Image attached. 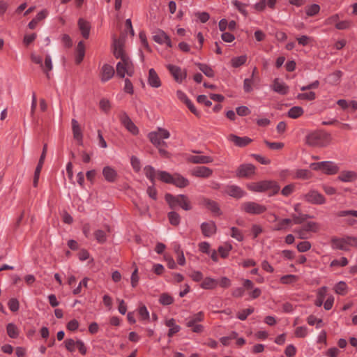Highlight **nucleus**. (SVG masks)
Returning a JSON list of instances; mask_svg holds the SVG:
<instances>
[{
    "label": "nucleus",
    "instance_id": "obj_29",
    "mask_svg": "<svg viewBox=\"0 0 357 357\" xmlns=\"http://www.w3.org/2000/svg\"><path fill=\"white\" fill-rule=\"evenodd\" d=\"M172 184L183 188L188 185V181L178 174H175L173 176Z\"/></svg>",
    "mask_w": 357,
    "mask_h": 357
},
{
    "label": "nucleus",
    "instance_id": "obj_38",
    "mask_svg": "<svg viewBox=\"0 0 357 357\" xmlns=\"http://www.w3.org/2000/svg\"><path fill=\"white\" fill-rule=\"evenodd\" d=\"M199 69L207 77H213L214 76V72L213 70V69L206 65V64H203V63H197V64Z\"/></svg>",
    "mask_w": 357,
    "mask_h": 357
},
{
    "label": "nucleus",
    "instance_id": "obj_33",
    "mask_svg": "<svg viewBox=\"0 0 357 357\" xmlns=\"http://www.w3.org/2000/svg\"><path fill=\"white\" fill-rule=\"evenodd\" d=\"M204 319V313L202 312H199L193 316H192L186 323L187 326H192L194 324H197L203 321Z\"/></svg>",
    "mask_w": 357,
    "mask_h": 357
},
{
    "label": "nucleus",
    "instance_id": "obj_63",
    "mask_svg": "<svg viewBox=\"0 0 357 357\" xmlns=\"http://www.w3.org/2000/svg\"><path fill=\"white\" fill-rule=\"evenodd\" d=\"M311 248V244L308 241H302L297 245V248L300 252H306Z\"/></svg>",
    "mask_w": 357,
    "mask_h": 357
},
{
    "label": "nucleus",
    "instance_id": "obj_35",
    "mask_svg": "<svg viewBox=\"0 0 357 357\" xmlns=\"http://www.w3.org/2000/svg\"><path fill=\"white\" fill-rule=\"evenodd\" d=\"M303 114V109L301 107L295 106L291 107L288 112V116L292 119H296Z\"/></svg>",
    "mask_w": 357,
    "mask_h": 357
},
{
    "label": "nucleus",
    "instance_id": "obj_57",
    "mask_svg": "<svg viewBox=\"0 0 357 357\" xmlns=\"http://www.w3.org/2000/svg\"><path fill=\"white\" fill-rule=\"evenodd\" d=\"M291 222V220L290 219H283L280 222H279L278 225L275 226V229H284L287 226L290 225Z\"/></svg>",
    "mask_w": 357,
    "mask_h": 357
},
{
    "label": "nucleus",
    "instance_id": "obj_31",
    "mask_svg": "<svg viewBox=\"0 0 357 357\" xmlns=\"http://www.w3.org/2000/svg\"><path fill=\"white\" fill-rule=\"evenodd\" d=\"M144 172L146 176L151 181L152 184H154L155 178L157 174L155 169L150 165H147L144 168Z\"/></svg>",
    "mask_w": 357,
    "mask_h": 357
},
{
    "label": "nucleus",
    "instance_id": "obj_39",
    "mask_svg": "<svg viewBox=\"0 0 357 357\" xmlns=\"http://www.w3.org/2000/svg\"><path fill=\"white\" fill-rule=\"evenodd\" d=\"M158 178L163 182L172 183L174 175H171L167 172H158Z\"/></svg>",
    "mask_w": 357,
    "mask_h": 357
},
{
    "label": "nucleus",
    "instance_id": "obj_36",
    "mask_svg": "<svg viewBox=\"0 0 357 357\" xmlns=\"http://www.w3.org/2000/svg\"><path fill=\"white\" fill-rule=\"evenodd\" d=\"M6 331L8 336L11 338H16L19 335V330L14 324H8L6 326Z\"/></svg>",
    "mask_w": 357,
    "mask_h": 357
},
{
    "label": "nucleus",
    "instance_id": "obj_27",
    "mask_svg": "<svg viewBox=\"0 0 357 357\" xmlns=\"http://www.w3.org/2000/svg\"><path fill=\"white\" fill-rule=\"evenodd\" d=\"M347 240V237L342 238L333 239V245L335 248L337 249L347 250L349 249V245L348 241Z\"/></svg>",
    "mask_w": 357,
    "mask_h": 357
},
{
    "label": "nucleus",
    "instance_id": "obj_40",
    "mask_svg": "<svg viewBox=\"0 0 357 357\" xmlns=\"http://www.w3.org/2000/svg\"><path fill=\"white\" fill-rule=\"evenodd\" d=\"M217 284V281L214 279L207 278L204 280L201 286L203 289H213Z\"/></svg>",
    "mask_w": 357,
    "mask_h": 357
},
{
    "label": "nucleus",
    "instance_id": "obj_53",
    "mask_svg": "<svg viewBox=\"0 0 357 357\" xmlns=\"http://www.w3.org/2000/svg\"><path fill=\"white\" fill-rule=\"evenodd\" d=\"M305 229L307 231L317 232L319 230V226L317 222H307L304 226Z\"/></svg>",
    "mask_w": 357,
    "mask_h": 357
},
{
    "label": "nucleus",
    "instance_id": "obj_8",
    "mask_svg": "<svg viewBox=\"0 0 357 357\" xmlns=\"http://www.w3.org/2000/svg\"><path fill=\"white\" fill-rule=\"evenodd\" d=\"M324 137V135L322 133H311L307 137L306 142L307 144L312 146H324V143L322 142Z\"/></svg>",
    "mask_w": 357,
    "mask_h": 357
},
{
    "label": "nucleus",
    "instance_id": "obj_43",
    "mask_svg": "<svg viewBox=\"0 0 357 357\" xmlns=\"http://www.w3.org/2000/svg\"><path fill=\"white\" fill-rule=\"evenodd\" d=\"M168 218H169L170 223L172 225H178L180 222V216L176 212H174V211L169 212L168 213Z\"/></svg>",
    "mask_w": 357,
    "mask_h": 357
},
{
    "label": "nucleus",
    "instance_id": "obj_58",
    "mask_svg": "<svg viewBox=\"0 0 357 357\" xmlns=\"http://www.w3.org/2000/svg\"><path fill=\"white\" fill-rule=\"evenodd\" d=\"M292 218H293L294 223L301 224V223L303 222L307 218H310V216L307 215H303L301 213H298V215H292Z\"/></svg>",
    "mask_w": 357,
    "mask_h": 357
},
{
    "label": "nucleus",
    "instance_id": "obj_14",
    "mask_svg": "<svg viewBox=\"0 0 357 357\" xmlns=\"http://www.w3.org/2000/svg\"><path fill=\"white\" fill-rule=\"evenodd\" d=\"M121 121L126 129L132 134L136 135L138 132L137 128L126 114H123L121 116Z\"/></svg>",
    "mask_w": 357,
    "mask_h": 357
},
{
    "label": "nucleus",
    "instance_id": "obj_2",
    "mask_svg": "<svg viewBox=\"0 0 357 357\" xmlns=\"http://www.w3.org/2000/svg\"><path fill=\"white\" fill-rule=\"evenodd\" d=\"M248 188L255 192L268 191L271 195H275L278 192L280 186L275 181H264L259 183H249Z\"/></svg>",
    "mask_w": 357,
    "mask_h": 357
},
{
    "label": "nucleus",
    "instance_id": "obj_64",
    "mask_svg": "<svg viewBox=\"0 0 357 357\" xmlns=\"http://www.w3.org/2000/svg\"><path fill=\"white\" fill-rule=\"evenodd\" d=\"M319 6L317 4L311 5L307 10V14L309 16H313L319 11Z\"/></svg>",
    "mask_w": 357,
    "mask_h": 357
},
{
    "label": "nucleus",
    "instance_id": "obj_42",
    "mask_svg": "<svg viewBox=\"0 0 357 357\" xmlns=\"http://www.w3.org/2000/svg\"><path fill=\"white\" fill-rule=\"evenodd\" d=\"M178 199H180V203L178 204L179 206L185 211H188L191 208L188 199L186 196L180 195H178Z\"/></svg>",
    "mask_w": 357,
    "mask_h": 357
},
{
    "label": "nucleus",
    "instance_id": "obj_60",
    "mask_svg": "<svg viewBox=\"0 0 357 357\" xmlns=\"http://www.w3.org/2000/svg\"><path fill=\"white\" fill-rule=\"evenodd\" d=\"M296 176L297 178L307 179L310 177V172L305 169H298L296 171Z\"/></svg>",
    "mask_w": 357,
    "mask_h": 357
},
{
    "label": "nucleus",
    "instance_id": "obj_17",
    "mask_svg": "<svg viewBox=\"0 0 357 357\" xmlns=\"http://www.w3.org/2000/svg\"><path fill=\"white\" fill-rule=\"evenodd\" d=\"M188 161L195 164H208L213 162V158L206 155H190Z\"/></svg>",
    "mask_w": 357,
    "mask_h": 357
},
{
    "label": "nucleus",
    "instance_id": "obj_13",
    "mask_svg": "<svg viewBox=\"0 0 357 357\" xmlns=\"http://www.w3.org/2000/svg\"><path fill=\"white\" fill-rule=\"evenodd\" d=\"M255 167L251 164L242 165L238 167L237 176L249 177L255 174Z\"/></svg>",
    "mask_w": 357,
    "mask_h": 357
},
{
    "label": "nucleus",
    "instance_id": "obj_45",
    "mask_svg": "<svg viewBox=\"0 0 357 357\" xmlns=\"http://www.w3.org/2000/svg\"><path fill=\"white\" fill-rule=\"evenodd\" d=\"M232 246L229 244H225V245L220 246L218 252L221 257L225 258L227 257L229 252L231 250Z\"/></svg>",
    "mask_w": 357,
    "mask_h": 357
},
{
    "label": "nucleus",
    "instance_id": "obj_54",
    "mask_svg": "<svg viewBox=\"0 0 357 357\" xmlns=\"http://www.w3.org/2000/svg\"><path fill=\"white\" fill-rule=\"evenodd\" d=\"M347 264V259L345 257H341L340 259L333 260L331 263V266H345Z\"/></svg>",
    "mask_w": 357,
    "mask_h": 357
},
{
    "label": "nucleus",
    "instance_id": "obj_10",
    "mask_svg": "<svg viewBox=\"0 0 357 357\" xmlns=\"http://www.w3.org/2000/svg\"><path fill=\"white\" fill-rule=\"evenodd\" d=\"M271 88L274 91L281 95H285L289 91V86L279 78H275L273 80Z\"/></svg>",
    "mask_w": 357,
    "mask_h": 357
},
{
    "label": "nucleus",
    "instance_id": "obj_50",
    "mask_svg": "<svg viewBox=\"0 0 357 357\" xmlns=\"http://www.w3.org/2000/svg\"><path fill=\"white\" fill-rule=\"evenodd\" d=\"M341 75L342 73L340 71H336L328 76V82L332 84H335L339 81Z\"/></svg>",
    "mask_w": 357,
    "mask_h": 357
},
{
    "label": "nucleus",
    "instance_id": "obj_46",
    "mask_svg": "<svg viewBox=\"0 0 357 357\" xmlns=\"http://www.w3.org/2000/svg\"><path fill=\"white\" fill-rule=\"evenodd\" d=\"M296 40L298 41L299 45L302 46H307L308 45H310L313 40L311 37L307 36H302L296 38Z\"/></svg>",
    "mask_w": 357,
    "mask_h": 357
},
{
    "label": "nucleus",
    "instance_id": "obj_16",
    "mask_svg": "<svg viewBox=\"0 0 357 357\" xmlns=\"http://www.w3.org/2000/svg\"><path fill=\"white\" fill-rule=\"evenodd\" d=\"M148 83L151 86L154 88H158L161 85L160 79L156 72L153 68L149 70Z\"/></svg>",
    "mask_w": 357,
    "mask_h": 357
},
{
    "label": "nucleus",
    "instance_id": "obj_44",
    "mask_svg": "<svg viewBox=\"0 0 357 357\" xmlns=\"http://www.w3.org/2000/svg\"><path fill=\"white\" fill-rule=\"evenodd\" d=\"M230 236L238 241H242L243 240V235L241 231L234 227L231 228Z\"/></svg>",
    "mask_w": 357,
    "mask_h": 357
},
{
    "label": "nucleus",
    "instance_id": "obj_61",
    "mask_svg": "<svg viewBox=\"0 0 357 357\" xmlns=\"http://www.w3.org/2000/svg\"><path fill=\"white\" fill-rule=\"evenodd\" d=\"M130 162H131V165H132V168L135 169V171L137 172H139V170L141 169L139 160L135 156H132Z\"/></svg>",
    "mask_w": 357,
    "mask_h": 357
},
{
    "label": "nucleus",
    "instance_id": "obj_59",
    "mask_svg": "<svg viewBox=\"0 0 357 357\" xmlns=\"http://www.w3.org/2000/svg\"><path fill=\"white\" fill-rule=\"evenodd\" d=\"M9 309L13 312H16L19 309V302L16 298H11L8 303Z\"/></svg>",
    "mask_w": 357,
    "mask_h": 357
},
{
    "label": "nucleus",
    "instance_id": "obj_18",
    "mask_svg": "<svg viewBox=\"0 0 357 357\" xmlns=\"http://www.w3.org/2000/svg\"><path fill=\"white\" fill-rule=\"evenodd\" d=\"M201 229L203 234L209 237L215 234L216 227L213 222H204L201 225Z\"/></svg>",
    "mask_w": 357,
    "mask_h": 357
},
{
    "label": "nucleus",
    "instance_id": "obj_22",
    "mask_svg": "<svg viewBox=\"0 0 357 357\" xmlns=\"http://www.w3.org/2000/svg\"><path fill=\"white\" fill-rule=\"evenodd\" d=\"M226 192L229 195L236 198H241L245 194V192L236 185L228 186Z\"/></svg>",
    "mask_w": 357,
    "mask_h": 357
},
{
    "label": "nucleus",
    "instance_id": "obj_48",
    "mask_svg": "<svg viewBox=\"0 0 357 357\" xmlns=\"http://www.w3.org/2000/svg\"><path fill=\"white\" fill-rule=\"evenodd\" d=\"M254 312V308L250 307L248 309H245L241 310L238 313V318L241 320H245L248 317V315L252 314Z\"/></svg>",
    "mask_w": 357,
    "mask_h": 357
},
{
    "label": "nucleus",
    "instance_id": "obj_1",
    "mask_svg": "<svg viewBox=\"0 0 357 357\" xmlns=\"http://www.w3.org/2000/svg\"><path fill=\"white\" fill-rule=\"evenodd\" d=\"M123 38L124 36H121L119 38L113 37L114 55L116 59H120L116 64V73L120 77H124L126 75L131 77L134 74L132 63L123 50Z\"/></svg>",
    "mask_w": 357,
    "mask_h": 357
},
{
    "label": "nucleus",
    "instance_id": "obj_24",
    "mask_svg": "<svg viewBox=\"0 0 357 357\" xmlns=\"http://www.w3.org/2000/svg\"><path fill=\"white\" fill-rule=\"evenodd\" d=\"M84 54H85V47H84V44L82 41H80L77 46V49H76V56H75V62L79 64L80 63L84 57Z\"/></svg>",
    "mask_w": 357,
    "mask_h": 357
},
{
    "label": "nucleus",
    "instance_id": "obj_41",
    "mask_svg": "<svg viewBox=\"0 0 357 357\" xmlns=\"http://www.w3.org/2000/svg\"><path fill=\"white\" fill-rule=\"evenodd\" d=\"M246 59H247V57L245 55L240 56L238 57H234L231 61V66L234 68L240 67L241 66L243 65L245 63Z\"/></svg>",
    "mask_w": 357,
    "mask_h": 357
},
{
    "label": "nucleus",
    "instance_id": "obj_21",
    "mask_svg": "<svg viewBox=\"0 0 357 357\" xmlns=\"http://www.w3.org/2000/svg\"><path fill=\"white\" fill-rule=\"evenodd\" d=\"M47 14L48 13L47 10H43L40 11L39 13H38L36 17L29 23V28L31 29H34L36 27L38 23L40 21L44 20L47 16Z\"/></svg>",
    "mask_w": 357,
    "mask_h": 357
},
{
    "label": "nucleus",
    "instance_id": "obj_4",
    "mask_svg": "<svg viewBox=\"0 0 357 357\" xmlns=\"http://www.w3.org/2000/svg\"><path fill=\"white\" fill-rule=\"evenodd\" d=\"M31 59L33 63L40 65L43 73L46 74L47 77H49V73L52 70L53 68L50 55L47 54L45 56L44 63H43L42 57L34 53L31 54Z\"/></svg>",
    "mask_w": 357,
    "mask_h": 357
},
{
    "label": "nucleus",
    "instance_id": "obj_5",
    "mask_svg": "<svg viewBox=\"0 0 357 357\" xmlns=\"http://www.w3.org/2000/svg\"><path fill=\"white\" fill-rule=\"evenodd\" d=\"M314 170H321L327 174H334L338 171L337 166L331 161L314 162L310 165Z\"/></svg>",
    "mask_w": 357,
    "mask_h": 357
},
{
    "label": "nucleus",
    "instance_id": "obj_52",
    "mask_svg": "<svg viewBox=\"0 0 357 357\" xmlns=\"http://www.w3.org/2000/svg\"><path fill=\"white\" fill-rule=\"evenodd\" d=\"M297 280V276L294 275H284L280 278V282L282 284H291Z\"/></svg>",
    "mask_w": 357,
    "mask_h": 357
},
{
    "label": "nucleus",
    "instance_id": "obj_49",
    "mask_svg": "<svg viewBox=\"0 0 357 357\" xmlns=\"http://www.w3.org/2000/svg\"><path fill=\"white\" fill-rule=\"evenodd\" d=\"M100 108L104 112H108L111 108V104L110 102L106 99L102 98L100 100Z\"/></svg>",
    "mask_w": 357,
    "mask_h": 357
},
{
    "label": "nucleus",
    "instance_id": "obj_37",
    "mask_svg": "<svg viewBox=\"0 0 357 357\" xmlns=\"http://www.w3.org/2000/svg\"><path fill=\"white\" fill-rule=\"evenodd\" d=\"M165 200L167 201V202L169 204V206L172 208H174L176 206H178V204L180 203L178 195L174 197L170 194H167L165 195Z\"/></svg>",
    "mask_w": 357,
    "mask_h": 357
},
{
    "label": "nucleus",
    "instance_id": "obj_3",
    "mask_svg": "<svg viewBox=\"0 0 357 357\" xmlns=\"http://www.w3.org/2000/svg\"><path fill=\"white\" fill-rule=\"evenodd\" d=\"M170 134L168 130L158 128L156 131L149 133V138L151 143L156 147L165 146L166 143L162 139H168Z\"/></svg>",
    "mask_w": 357,
    "mask_h": 357
},
{
    "label": "nucleus",
    "instance_id": "obj_20",
    "mask_svg": "<svg viewBox=\"0 0 357 357\" xmlns=\"http://www.w3.org/2000/svg\"><path fill=\"white\" fill-rule=\"evenodd\" d=\"M71 123L73 137L79 143H81L82 140V133L80 126L75 119H73Z\"/></svg>",
    "mask_w": 357,
    "mask_h": 357
},
{
    "label": "nucleus",
    "instance_id": "obj_25",
    "mask_svg": "<svg viewBox=\"0 0 357 357\" xmlns=\"http://www.w3.org/2000/svg\"><path fill=\"white\" fill-rule=\"evenodd\" d=\"M165 325L169 328L168 336L172 337L180 331V326L176 325L174 319H170L166 321Z\"/></svg>",
    "mask_w": 357,
    "mask_h": 357
},
{
    "label": "nucleus",
    "instance_id": "obj_9",
    "mask_svg": "<svg viewBox=\"0 0 357 357\" xmlns=\"http://www.w3.org/2000/svg\"><path fill=\"white\" fill-rule=\"evenodd\" d=\"M167 68L176 82H181L184 79H185L186 73L183 71L180 67L168 65Z\"/></svg>",
    "mask_w": 357,
    "mask_h": 357
},
{
    "label": "nucleus",
    "instance_id": "obj_32",
    "mask_svg": "<svg viewBox=\"0 0 357 357\" xmlns=\"http://www.w3.org/2000/svg\"><path fill=\"white\" fill-rule=\"evenodd\" d=\"M326 292H327V287H322L321 288H320L318 290L317 298L315 301V305L317 306L320 307L322 305L325 296L326 294Z\"/></svg>",
    "mask_w": 357,
    "mask_h": 357
},
{
    "label": "nucleus",
    "instance_id": "obj_11",
    "mask_svg": "<svg viewBox=\"0 0 357 357\" xmlns=\"http://www.w3.org/2000/svg\"><path fill=\"white\" fill-rule=\"evenodd\" d=\"M212 173L213 170L205 166L196 167L192 171L193 176L200 178H208Z\"/></svg>",
    "mask_w": 357,
    "mask_h": 357
},
{
    "label": "nucleus",
    "instance_id": "obj_26",
    "mask_svg": "<svg viewBox=\"0 0 357 357\" xmlns=\"http://www.w3.org/2000/svg\"><path fill=\"white\" fill-rule=\"evenodd\" d=\"M79 29L84 38H87L89 36L90 26L89 22H86L83 19H79L78 21Z\"/></svg>",
    "mask_w": 357,
    "mask_h": 357
},
{
    "label": "nucleus",
    "instance_id": "obj_28",
    "mask_svg": "<svg viewBox=\"0 0 357 357\" xmlns=\"http://www.w3.org/2000/svg\"><path fill=\"white\" fill-rule=\"evenodd\" d=\"M333 290L336 294L343 296L348 292V287L344 282L340 281L334 286Z\"/></svg>",
    "mask_w": 357,
    "mask_h": 357
},
{
    "label": "nucleus",
    "instance_id": "obj_47",
    "mask_svg": "<svg viewBox=\"0 0 357 357\" xmlns=\"http://www.w3.org/2000/svg\"><path fill=\"white\" fill-rule=\"evenodd\" d=\"M297 98L299 100H312L316 98V95L314 92L299 93L297 96Z\"/></svg>",
    "mask_w": 357,
    "mask_h": 357
},
{
    "label": "nucleus",
    "instance_id": "obj_51",
    "mask_svg": "<svg viewBox=\"0 0 357 357\" xmlns=\"http://www.w3.org/2000/svg\"><path fill=\"white\" fill-rule=\"evenodd\" d=\"M206 206L211 210L213 213H218L219 212V207L213 201L211 200H206L205 202Z\"/></svg>",
    "mask_w": 357,
    "mask_h": 357
},
{
    "label": "nucleus",
    "instance_id": "obj_62",
    "mask_svg": "<svg viewBox=\"0 0 357 357\" xmlns=\"http://www.w3.org/2000/svg\"><path fill=\"white\" fill-rule=\"evenodd\" d=\"M139 314L142 319H149V313L144 305H141L139 308Z\"/></svg>",
    "mask_w": 357,
    "mask_h": 357
},
{
    "label": "nucleus",
    "instance_id": "obj_6",
    "mask_svg": "<svg viewBox=\"0 0 357 357\" xmlns=\"http://www.w3.org/2000/svg\"><path fill=\"white\" fill-rule=\"evenodd\" d=\"M303 199L312 204H324L326 203L325 197L318 191L312 190L303 195Z\"/></svg>",
    "mask_w": 357,
    "mask_h": 357
},
{
    "label": "nucleus",
    "instance_id": "obj_23",
    "mask_svg": "<svg viewBox=\"0 0 357 357\" xmlns=\"http://www.w3.org/2000/svg\"><path fill=\"white\" fill-rule=\"evenodd\" d=\"M338 178L343 182H351L357 178V174L352 171H344L340 173Z\"/></svg>",
    "mask_w": 357,
    "mask_h": 357
},
{
    "label": "nucleus",
    "instance_id": "obj_34",
    "mask_svg": "<svg viewBox=\"0 0 357 357\" xmlns=\"http://www.w3.org/2000/svg\"><path fill=\"white\" fill-rule=\"evenodd\" d=\"M106 231H110L109 227L107 228L106 231L98 229L97 231H95L94 236L98 243H103L106 241Z\"/></svg>",
    "mask_w": 357,
    "mask_h": 357
},
{
    "label": "nucleus",
    "instance_id": "obj_55",
    "mask_svg": "<svg viewBox=\"0 0 357 357\" xmlns=\"http://www.w3.org/2000/svg\"><path fill=\"white\" fill-rule=\"evenodd\" d=\"M173 302V298L167 294H162L160 297V303L162 305H167Z\"/></svg>",
    "mask_w": 357,
    "mask_h": 357
},
{
    "label": "nucleus",
    "instance_id": "obj_12",
    "mask_svg": "<svg viewBox=\"0 0 357 357\" xmlns=\"http://www.w3.org/2000/svg\"><path fill=\"white\" fill-rule=\"evenodd\" d=\"M102 175L105 179L110 183L114 182L118 176L116 171L111 166H105L102 169Z\"/></svg>",
    "mask_w": 357,
    "mask_h": 357
},
{
    "label": "nucleus",
    "instance_id": "obj_56",
    "mask_svg": "<svg viewBox=\"0 0 357 357\" xmlns=\"http://www.w3.org/2000/svg\"><path fill=\"white\" fill-rule=\"evenodd\" d=\"M295 335L298 337H304L307 335V328L305 326H300L296 328Z\"/></svg>",
    "mask_w": 357,
    "mask_h": 357
},
{
    "label": "nucleus",
    "instance_id": "obj_19",
    "mask_svg": "<svg viewBox=\"0 0 357 357\" xmlns=\"http://www.w3.org/2000/svg\"><path fill=\"white\" fill-rule=\"evenodd\" d=\"M229 139L235 144L236 146L243 147L248 145L252 141L250 138L247 137H241L234 135H230L229 136Z\"/></svg>",
    "mask_w": 357,
    "mask_h": 357
},
{
    "label": "nucleus",
    "instance_id": "obj_15",
    "mask_svg": "<svg viewBox=\"0 0 357 357\" xmlns=\"http://www.w3.org/2000/svg\"><path fill=\"white\" fill-rule=\"evenodd\" d=\"M114 74V70L112 66L105 64L101 69V80L105 82L110 79Z\"/></svg>",
    "mask_w": 357,
    "mask_h": 357
},
{
    "label": "nucleus",
    "instance_id": "obj_30",
    "mask_svg": "<svg viewBox=\"0 0 357 357\" xmlns=\"http://www.w3.org/2000/svg\"><path fill=\"white\" fill-rule=\"evenodd\" d=\"M168 36L162 30H158L153 36V40L159 44H164Z\"/></svg>",
    "mask_w": 357,
    "mask_h": 357
},
{
    "label": "nucleus",
    "instance_id": "obj_7",
    "mask_svg": "<svg viewBox=\"0 0 357 357\" xmlns=\"http://www.w3.org/2000/svg\"><path fill=\"white\" fill-rule=\"evenodd\" d=\"M242 208L248 213L250 214H260L265 211L266 208L255 202H245L243 204Z\"/></svg>",
    "mask_w": 357,
    "mask_h": 357
}]
</instances>
